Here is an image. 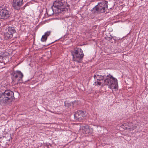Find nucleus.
Wrapping results in <instances>:
<instances>
[{"label":"nucleus","mask_w":148,"mask_h":148,"mask_svg":"<svg viewBox=\"0 0 148 148\" xmlns=\"http://www.w3.org/2000/svg\"><path fill=\"white\" fill-rule=\"evenodd\" d=\"M94 77L95 80H97L94 85L97 86L107 85L110 89H117V80L110 74L102 75L97 73L94 75Z\"/></svg>","instance_id":"1"},{"label":"nucleus","mask_w":148,"mask_h":148,"mask_svg":"<svg viewBox=\"0 0 148 148\" xmlns=\"http://www.w3.org/2000/svg\"><path fill=\"white\" fill-rule=\"evenodd\" d=\"M69 5L67 4L66 0H56L55 1L51 8L53 12L62 13L64 11H67L69 8Z\"/></svg>","instance_id":"2"},{"label":"nucleus","mask_w":148,"mask_h":148,"mask_svg":"<svg viewBox=\"0 0 148 148\" xmlns=\"http://www.w3.org/2000/svg\"><path fill=\"white\" fill-rule=\"evenodd\" d=\"M13 97L14 93L12 91L10 90H5L3 92L0 94V105L6 103Z\"/></svg>","instance_id":"3"},{"label":"nucleus","mask_w":148,"mask_h":148,"mask_svg":"<svg viewBox=\"0 0 148 148\" xmlns=\"http://www.w3.org/2000/svg\"><path fill=\"white\" fill-rule=\"evenodd\" d=\"M108 3L107 1H103L99 3L92 10L94 14H98L99 13L104 12L105 11L106 8H108Z\"/></svg>","instance_id":"4"},{"label":"nucleus","mask_w":148,"mask_h":148,"mask_svg":"<svg viewBox=\"0 0 148 148\" xmlns=\"http://www.w3.org/2000/svg\"><path fill=\"white\" fill-rule=\"evenodd\" d=\"M74 53L72 55L74 61L81 63L84 56L83 51L81 48L75 49L74 50Z\"/></svg>","instance_id":"5"},{"label":"nucleus","mask_w":148,"mask_h":148,"mask_svg":"<svg viewBox=\"0 0 148 148\" xmlns=\"http://www.w3.org/2000/svg\"><path fill=\"white\" fill-rule=\"evenodd\" d=\"M10 15V12L7 10L4 5L0 6V18L5 19L9 18Z\"/></svg>","instance_id":"6"},{"label":"nucleus","mask_w":148,"mask_h":148,"mask_svg":"<svg viewBox=\"0 0 148 148\" xmlns=\"http://www.w3.org/2000/svg\"><path fill=\"white\" fill-rule=\"evenodd\" d=\"M138 125V123L135 121L132 123L127 122L125 123L122 125V127L125 129L134 130L137 127Z\"/></svg>","instance_id":"7"},{"label":"nucleus","mask_w":148,"mask_h":148,"mask_svg":"<svg viewBox=\"0 0 148 148\" xmlns=\"http://www.w3.org/2000/svg\"><path fill=\"white\" fill-rule=\"evenodd\" d=\"M85 116L84 112L82 110L78 111L74 114L75 118L78 121H81L84 119Z\"/></svg>","instance_id":"8"},{"label":"nucleus","mask_w":148,"mask_h":148,"mask_svg":"<svg viewBox=\"0 0 148 148\" xmlns=\"http://www.w3.org/2000/svg\"><path fill=\"white\" fill-rule=\"evenodd\" d=\"M16 32V30L14 27H8V31L5 35V37L6 39H9L12 38L13 34Z\"/></svg>","instance_id":"9"},{"label":"nucleus","mask_w":148,"mask_h":148,"mask_svg":"<svg viewBox=\"0 0 148 148\" xmlns=\"http://www.w3.org/2000/svg\"><path fill=\"white\" fill-rule=\"evenodd\" d=\"M23 3V0H13L12 6L16 10H19Z\"/></svg>","instance_id":"10"},{"label":"nucleus","mask_w":148,"mask_h":148,"mask_svg":"<svg viewBox=\"0 0 148 148\" xmlns=\"http://www.w3.org/2000/svg\"><path fill=\"white\" fill-rule=\"evenodd\" d=\"M13 76L15 78H17L19 77L20 78L18 80V82L21 83L22 82V78L23 76V73L20 71H16L13 73Z\"/></svg>","instance_id":"11"},{"label":"nucleus","mask_w":148,"mask_h":148,"mask_svg":"<svg viewBox=\"0 0 148 148\" xmlns=\"http://www.w3.org/2000/svg\"><path fill=\"white\" fill-rule=\"evenodd\" d=\"M93 130L92 128L90 129L88 126L84 127L83 129V133L86 134H91L92 133Z\"/></svg>","instance_id":"12"},{"label":"nucleus","mask_w":148,"mask_h":148,"mask_svg":"<svg viewBox=\"0 0 148 148\" xmlns=\"http://www.w3.org/2000/svg\"><path fill=\"white\" fill-rule=\"evenodd\" d=\"M47 38V37L45 36V35H43L42 37L41 40L42 42H45L46 41Z\"/></svg>","instance_id":"13"},{"label":"nucleus","mask_w":148,"mask_h":148,"mask_svg":"<svg viewBox=\"0 0 148 148\" xmlns=\"http://www.w3.org/2000/svg\"><path fill=\"white\" fill-rule=\"evenodd\" d=\"M113 38V37L111 35H110V36H108L107 37H105V38L106 40L110 41Z\"/></svg>","instance_id":"14"},{"label":"nucleus","mask_w":148,"mask_h":148,"mask_svg":"<svg viewBox=\"0 0 148 148\" xmlns=\"http://www.w3.org/2000/svg\"><path fill=\"white\" fill-rule=\"evenodd\" d=\"M51 32L50 31H47L45 33L44 35L47 38V37L50 34Z\"/></svg>","instance_id":"15"},{"label":"nucleus","mask_w":148,"mask_h":148,"mask_svg":"<svg viewBox=\"0 0 148 148\" xmlns=\"http://www.w3.org/2000/svg\"><path fill=\"white\" fill-rule=\"evenodd\" d=\"M4 57V56L2 54H0V62H1V61H2L3 58Z\"/></svg>","instance_id":"16"},{"label":"nucleus","mask_w":148,"mask_h":148,"mask_svg":"<svg viewBox=\"0 0 148 148\" xmlns=\"http://www.w3.org/2000/svg\"><path fill=\"white\" fill-rule=\"evenodd\" d=\"M28 5L27 4H25L22 8L23 9H24Z\"/></svg>","instance_id":"17"},{"label":"nucleus","mask_w":148,"mask_h":148,"mask_svg":"<svg viewBox=\"0 0 148 148\" xmlns=\"http://www.w3.org/2000/svg\"><path fill=\"white\" fill-rule=\"evenodd\" d=\"M49 13V11L48 12H47V13L49 15H51V14H48Z\"/></svg>","instance_id":"18"},{"label":"nucleus","mask_w":148,"mask_h":148,"mask_svg":"<svg viewBox=\"0 0 148 148\" xmlns=\"http://www.w3.org/2000/svg\"><path fill=\"white\" fill-rule=\"evenodd\" d=\"M54 42H51V44L52 43H53Z\"/></svg>","instance_id":"19"}]
</instances>
